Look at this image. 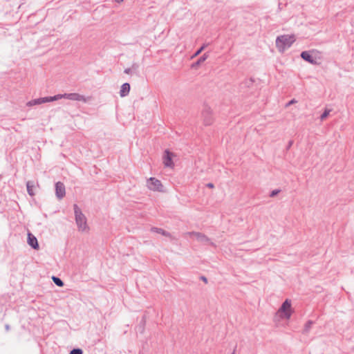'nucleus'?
<instances>
[{
    "label": "nucleus",
    "mask_w": 354,
    "mask_h": 354,
    "mask_svg": "<svg viewBox=\"0 0 354 354\" xmlns=\"http://www.w3.org/2000/svg\"><path fill=\"white\" fill-rule=\"evenodd\" d=\"M203 124L206 126L211 125L214 122L212 111L210 107L205 106L202 111Z\"/></svg>",
    "instance_id": "nucleus-5"
},
{
    "label": "nucleus",
    "mask_w": 354,
    "mask_h": 354,
    "mask_svg": "<svg viewBox=\"0 0 354 354\" xmlns=\"http://www.w3.org/2000/svg\"><path fill=\"white\" fill-rule=\"evenodd\" d=\"M297 102V100L295 99L291 100L288 103L286 104V106H289L291 104H293Z\"/></svg>",
    "instance_id": "nucleus-23"
},
{
    "label": "nucleus",
    "mask_w": 354,
    "mask_h": 354,
    "mask_svg": "<svg viewBox=\"0 0 354 354\" xmlns=\"http://www.w3.org/2000/svg\"><path fill=\"white\" fill-rule=\"evenodd\" d=\"M189 236H194L196 239L203 243H209L212 246H215V244L210 241V239L204 234L198 232H189L186 233Z\"/></svg>",
    "instance_id": "nucleus-6"
},
{
    "label": "nucleus",
    "mask_w": 354,
    "mask_h": 354,
    "mask_svg": "<svg viewBox=\"0 0 354 354\" xmlns=\"http://www.w3.org/2000/svg\"><path fill=\"white\" fill-rule=\"evenodd\" d=\"M56 100V97H40L37 99H35L32 100H30L27 102L26 105L28 106H32L37 104H41L46 102H50Z\"/></svg>",
    "instance_id": "nucleus-8"
},
{
    "label": "nucleus",
    "mask_w": 354,
    "mask_h": 354,
    "mask_svg": "<svg viewBox=\"0 0 354 354\" xmlns=\"http://www.w3.org/2000/svg\"><path fill=\"white\" fill-rule=\"evenodd\" d=\"M208 44H204L192 57L194 58L201 54V53L207 46Z\"/></svg>",
    "instance_id": "nucleus-18"
},
{
    "label": "nucleus",
    "mask_w": 354,
    "mask_h": 354,
    "mask_svg": "<svg viewBox=\"0 0 354 354\" xmlns=\"http://www.w3.org/2000/svg\"><path fill=\"white\" fill-rule=\"evenodd\" d=\"M74 213L75 216V223L79 231L87 232L88 226L87 225V219L84 214L82 212L80 208L77 204L73 205Z\"/></svg>",
    "instance_id": "nucleus-2"
},
{
    "label": "nucleus",
    "mask_w": 354,
    "mask_h": 354,
    "mask_svg": "<svg viewBox=\"0 0 354 354\" xmlns=\"http://www.w3.org/2000/svg\"><path fill=\"white\" fill-rule=\"evenodd\" d=\"M280 192H281L280 189H274V190L271 192V193L270 194V197H274V196H277Z\"/></svg>",
    "instance_id": "nucleus-22"
},
{
    "label": "nucleus",
    "mask_w": 354,
    "mask_h": 354,
    "mask_svg": "<svg viewBox=\"0 0 354 354\" xmlns=\"http://www.w3.org/2000/svg\"><path fill=\"white\" fill-rule=\"evenodd\" d=\"M292 145V141H290L288 145V149H289Z\"/></svg>",
    "instance_id": "nucleus-28"
},
{
    "label": "nucleus",
    "mask_w": 354,
    "mask_h": 354,
    "mask_svg": "<svg viewBox=\"0 0 354 354\" xmlns=\"http://www.w3.org/2000/svg\"><path fill=\"white\" fill-rule=\"evenodd\" d=\"M131 71L132 70H131V68H125L124 71V73H126V74H130Z\"/></svg>",
    "instance_id": "nucleus-25"
},
{
    "label": "nucleus",
    "mask_w": 354,
    "mask_h": 354,
    "mask_svg": "<svg viewBox=\"0 0 354 354\" xmlns=\"http://www.w3.org/2000/svg\"><path fill=\"white\" fill-rule=\"evenodd\" d=\"M151 231L157 232V233H159V234H162L163 236H170V234L168 232L164 230L162 228L152 227L151 228Z\"/></svg>",
    "instance_id": "nucleus-16"
},
{
    "label": "nucleus",
    "mask_w": 354,
    "mask_h": 354,
    "mask_svg": "<svg viewBox=\"0 0 354 354\" xmlns=\"http://www.w3.org/2000/svg\"><path fill=\"white\" fill-rule=\"evenodd\" d=\"M301 57L305 61L312 64H317V61L312 57L309 51H303L301 53Z\"/></svg>",
    "instance_id": "nucleus-12"
},
{
    "label": "nucleus",
    "mask_w": 354,
    "mask_h": 354,
    "mask_svg": "<svg viewBox=\"0 0 354 354\" xmlns=\"http://www.w3.org/2000/svg\"><path fill=\"white\" fill-rule=\"evenodd\" d=\"M69 354H83V351L79 348H73L70 351Z\"/></svg>",
    "instance_id": "nucleus-20"
},
{
    "label": "nucleus",
    "mask_w": 354,
    "mask_h": 354,
    "mask_svg": "<svg viewBox=\"0 0 354 354\" xmlns=\"http://www.w3.org/2000/svg\"><path fill=\"white\" fill-rule=\"evenodd\" d=\"M330 112V109H326L324 113L320 116V120H325L329 115Z\"/></svg>",
    "instance_id": "nucleus-19"
},
{
    "label": "nucleus",
    "mask_w": 354,
    "mask_h": 354,
    "mask_svg": "<svg viewBox=\"0 0 354 354\" xmlns=\"http://www.w3.org/2000/svg\"><path fill=\"white\" fill-rule=\"evenodd\" d=\"M209 57V55L206 53H204L198 59L196 62H195L194 64H192V67H195V66H199L201 63H203V62H205Z\"/></svg>",
    "instance_id": "nucleus-15"
},
{
    "label": "nucleus",
    "mask_w": 354,
    "mask_h": 354,
    "mask_svg": "<svg viewBox=\"0 0 354 354\" xmlns=\"http://www.w3.org/2000/svg\"><path fill=\"white\" fill-rule=\"evenodd\" d=\"M295 41L294 35H281L276 39V46L280 52L283 53L286 49L290 48Z\"/></svg>",
    "instance_id": "nucleus-3"
},
{
    "label": "nucleus",
    "mask_w": 354,
    "mask_h": 354,
    "mask_svg": "<svg viewBox=\"0 0 354 354\" xmlns=\"http://www.w3.org/2000/svg\"><path fill=\"white\" fill-rule=\"evenodd\" d=\"M235 353V351H233V353L232 354H234Z\"/></svg>",
    "instance_id": "nucleus-30"
},
{
    "label": "nucleus",
    "mask_w": 354,
    "mask_h": 354,
    "mask_svg": "<svg viewBox=\"0 0 354 354\" xmlns=\"http://www.w3.org/2000/svg\"><path fill=\"white\" fill-rule=\"evenodd\" d=\"M174 156V153H171L169 150L165 151V154L163 156V163L165 167L172 168L174 165L172 157Z\"/></svg>",
    "instance_id": "nucleus-10"
},
{
    "label": "nucleus",
    "mask_w": 354,
    "mask_h": 354,
    "mask_svg": "<svg viewBox=\"0 0 354 354\" xmlns=\"http://www.w3.org/2000/svg\"><path fill=\"white\" fill-rule=\"evenodd\" d=\"M35 183L32 181H28L26 183V187H27V192L28 194L31 196H35V192L33 191V189L35 188Z\"/></svg>",
    "instance_id": "nucleus-14"
},
{
    "label": "nucleus",
    "mask_w": 354,
    "mask_h": 354,
    "mask_svg": "<svg viewBox=\"0 0 354 354\" xmlns=\"http://www.w3.org/2000/svg\"><path fill=\"white\" fill-rule=\"evenodd\" d=\"M292 313L291 301L286 299L274 316V322L279 325L281 319L288 320Z\"/></svg>",
    "instance_id": "nucleus-1"
},
{
    "label": "nucleus",
    "mask_w": 354,
    "mask_h": 354,
    "mask_svg": "<svg viewBox=\"0 0 354 354\" xmlns=\"http://www.w3.org/2000/svg\"><path fill=\"white\" fill-rule=\"evenodd\" d=\"M55 195L59 200L62 199L65 196L66 189L63 183L57 182L55 183Z\"/></svg>",
    "instance_id": "nucleus-9"
},
{
    "label": "nucleus",
    "mask_w": 354,
    "mask_h": 354,
    "mask_svg": "<svg viewBox=\"0 0 354 354\" xmlns=\"http://www.w3.org/2000/svg\"><path fill=\"white\" fill-rule=\"evenodd\" d=\"M52 280L57 286H59V287L64 286L63 281L61 279H59V277L53 276V277H52Z\"/></svg>",
    "instance_id": "nucleus-17"
},
{
    "label": "nucleus",
    "mask_w": 354,
    "mask_h": 354,
    "mask_svg": "<svg viewBox=\"0 0 354 354\" xmlns=\"http://www.w3.org/2000/svg\"><path fill=\"white\" fill-rule=\"evenodd\" d=\"M131 68L132 71H136L138 68V65L137 64H133Z\"/></svg>",
    "instance_id": "nucleus-24"
},
{
    "label": "nucleus",
    "mask_w": 354,
    "mask_h": 354,
    "mask_svg": "<svg viewBox=\"0 0 354 354\" xmlns=\"http://www.w3.org/2000/svg\"><path fill=\"white\" fill-rule=\"evenodd\" d=\"M314 324V322L313 321H308L306 322V324H305V326H304V330L306 331H308L311 329V326Z\"/></svg>",
    "instance_id": "nucleus-21"
},
{
    "label": "nucleus",
    "mask_w": 354,
    "mask_h": 354,
    "mask_svg": "<svg viewBox=\"0 0 354 354\" xmlns=\"http://www.w3.org/2000/svg\"><path fill=\"white\" fill-rule=\"evenodd\" d=\"M55 96L56 97V100L62 98H66L73 101H83L84 102H86V99L84 95L76 93L58 94Z\"/></svg>",
    "instance_id": "nucleus-4"
},
{
    "label": "nucleus",
    "mask_w": 354,
    "mask_h": 354,
    "mask_svg": "<svg viewBox=\"0 0 354 354\" xmlns=\"http://www.w3.org/2000/svg\"><path fill=\"white\" fill-rule=\"evenodd\" d=\"M130 91V84L129 83H124L121 86V88L120 91V95L121 97L127 96Z\"/></svg>",
    "instance_id": "nucleus-13"
},
{
    "label": "nucleus",
    "mask_w": 354,
    "mask_h": 354,
    "mask_svg": "<svg viewBox=\"0 0 354 354\" xmlns=\"http://www.w3.org/2000/svg\"><path fill=\"white\" fill-rule=\"evenodd\" d=\"M207 187L209 188H213L214 187V184L212 183H209L207 184Z\"/></svg>",
    "instance_id": "nucleus-27"
},
{
    "label": "nucleus",
    "mask_w": 354,
    "mask_h": 354,
    "mask_svg": "<svg viewBox=\"0 0 354 354\" xmlns=\"http://www.w3.org/2000/svg\"><path fill=\"white\" fill-rule=\"evenodd\" d=\"M147 187L153 191L161 192L162 185L159 180L156 178L151 177L147 180Z\"/></svg>",
    "instance_id": "nucleus-7"
},
{
    "label": "nucleus",
    "mask_w": 354,
    "mask_h": 354,
    "mask_svg": "<svg viewBox=\"0 0 354 354\" xmlns=\"http://www.w3.org/2000/svg\"><path fill=\"white\" fill-rule=\"evenodd\" d=\"M28 243L33 249H39V244L37 238L30 232L28 234Z\"/></svg>",
    "instance_id": "nucleus-11"
},
{
    "label": "nucleus",
    "mask_w": 354,
    "mask_h": 354,
    "mask_svg": "<svg viewBox=\"0 0 354 354\" xmlns=\"http://www.w3.org/2000/svg\"><path fill=\"white\" fill-rule=\"evenodd\" d=\"M115 2L120 3L122 2L124 0H115Z\"/></svg>",
    "instance_id": "nucleus-29"
},
{
    "label": "nucleus",
    "mask_w": 354,
    "mask_h": 354,
    "mask_svg": "<svg viewBox=\"0 0 354 354\" xmlns=\"http://www.w3.org/2000/svg\"><path fill=\"white\" fill-rule=\"evenodd\" d=\"M201 279L205 283H207V279L205 277L201 276Z\"/></svg>",
    "instance_id": "nucleus-26"
}]
</instances>
